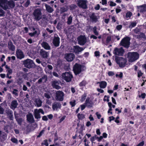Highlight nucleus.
<instances>
[{"label": "nucleus", "mask_w": 146, "mask_h": 146, "mask_svg": "<svg viewBox=\"0 0 146 146\" xmlns=\"http://www.w3.org/2000/svg\"><path fill=\"white\" fill-rule=\"evenodd\" d=\"M41 9L39 8L35 9L33 13V17L34 19L36 21H38L42 18Z\"/></svg>", "instance_id": "1"}, {"label": "nucleus", "mask_w": 146, "mask_h": 146, "mask_svg": "<svg viewBox=\"0 0 146 146\" xmlns=\"http://www.w3.org/2000/svg\"><path fill=\"white\" fill-rule=\"evenodd\" d=\"M61 107V104L60 103L55 102L52 104V108L54 110H57L58 109H60Z\"/></svg>", "instance_id": "21"}, {"label": "nucleus", "mask_w": 146, "mask_h": 146, "mask_svg": "<svg viewBox=\"0 0 146 146\" xmlns=\"http://www.w3.org/2000/svg\"><path fill=\"white\" fill-rule=\"evenodd\" d=\"M78 44L81 45H84L86 42V38L83 35H81L78 38Z\"/></svg>", "instance_id": "12"}, {"label": "nucleus", "mask_w": 146, "mask_h": 146, "mask_svg": "<svg viewBox=\"0 0 146 146\" xmlns=\"http://www.w3.org/2000/svg\"><path fill=\"white\" fill-rule=\"evenodd\" d=\"M98 84H99V86L101 88H105L107 85V83L105 81H102L100 82H99Z\"/></svg>", "instance_id": "26"}, {"label": "nucleus", "mask_w": 146, "mask_h": 146, "mask_svg": "<svg viewBox=\"0 0 146 146\" xmlns=\"http://www.w3.org/2000/svg\"><path fill=\"white\" fill-rule=\"evenodd\" d=\"M41 45L43 48L46 50H49L50 49V47L47 42H43L41 44Z\"/></svg>", "instance_id": "28"}, {"label": "nucleus", "mask_w": 146, "mask_h": 146, "mask_svg": "<svg viewBox=\"0 0 146 146\" xmlns=\"http://www.w3.org/2000/svg\"><path fill=\"white\" fill-rule=\"evenodd\" d=\"M23 63L25 67L29 68H32L34 65L33 61L28 59L24 61Z\"/></svg>", "instance_id": "8"}, {"label": "nucleus", "mask_w": 146, "mask_h": 146, "mask_svg": "<svg viewBox=\"0 0 146 146\" xmlns=\"http://www.w3.org/2000/svg\"><path fill=\"white\" fill-rule=\"evenodd\" d=\"M44 96L47 99L50 98V94L48 93H46L44 94Z\"/></svg>", "instance_id": "57"}, {"label": "nucleus", "mask_w": 146, "mask_h": 146, "mask_svg": "<svg viewBox=\"0 0 146 146\" xmlns=\"http://www.w3.org/2000/svg\"><path fill=\"white\" fill-rule=\"evenodd\" d=\"M45 6L46 10L49 13H51L53 11L54 9L50 5L47 4H45Z\"/></svg>", "instance_id": "29"}, {"label": "nucleus", "mask_w": 146, "mask_h": 146, "mask_svg": "<svg viewBox=\"0 0 146 146\" xmlns=\"http://www.w3.org/2000/svg\"><path fill=\"white\" fill-rule=\"evenodd\" d=\"M64 58L68 62L72 61L75 58V55L73 53H66L64 55Z\"/></svg>", "instance_id": "11"}, {"label": "nucleus", "mask_w": 146, "mask_h": 146, "mask_svg": "<svg viewBox=\"0 0 146 146\" xmlns=\"http://www.w3.org/2000/svg\"><path fill=\"white\" fill-rule=\"evenodd\" d=\"M90 20L94 23H96L97 20V17L94 13H92L90 16Z\"/></svg>", "instance_id": "25"}, {"label": "nucleus", "mask_w": 146, "mask_h": 146, "mask_svg": "<svg viewBox=\"0 0 146 146\" xmlns=\"http://www.w3.org/2000/svg\"><path fill=\"white\" fill-rule=\"evenodd\" d=\"M146 96V94L145 93H142L141 95L139 96V97H141L143 99L145 98Z\"/></svg>", "instance_id": "59"}, {"label": "nucleus", "mask_w": 146, "mask_h": 146, "mask_svg": "<svg viewBox=\"0 0 146 146\" xmlns=\"http://www.w3.org/2000/svg\"><path fill=\"white\" fill-rule=\"evenodd\" d=\"M27 120L29 122L33 123L34 120L33 115L31 113H29L27 116Z\"/></svg>", "instance_id": "22"}, {"label": "nucleus", "mask_w": 146, "mask_h": 146, "mask_svg": "<svg viewBox=\"0 0 146 146\" xmlns=\"http://www.w3.org/2000/svg\"><path fill=\"white\" fill-rule=\"evenodd\" d=\"M15 6V3L14 2L12 1H7L5 7H4V10L7 9H9L11 8H13Z\"/></svg>", "instance_id": "10"}, {"label": "nucleus", "mask_w": 146, "mask_h": 146, "mask_svg": "<svg viewBox=\"0 0 146 146\" xmlns=\"http://www.w3.org/2000/svg\"><path fill=\"white\" fill-rule=\"evenodd\" d=\"M132 15V13L131 12H127L126 15V19L127 20L129 19Z\"/></svg>", "instance_id": "39"}, {"label": "nucleus", "mask_w": 146, "mask_h": 146, "mask_svg": "<svg viewBox=\"0 0 146 146\" xmlns=\"http://www.w3.org/2000/svg\"><path fill=\"white\" fill-rule=\"evenodd\" d=\"M40 54L43 58H46L48 57V54L47 52L42 49L40 51Z\"/></svg>", "instance_id": "27"}, {"label": "nucleus", "mask_w": 146, "mask_h": 146, "mask_svg": "<svg viewBox=\"0 0 146 146\" xmlns=\"http://www.w3.org/2000/svg\"><path fill=\"white\" fill-rule=\"evenodd\" d=\"M84 48L80 47L78 46H74V52L75 53H78L79 52L83 51Z\"/></svg>", "instance_id": "24"}, {"label": "nucleus", "mask_w": 146, "mask_h": 146, "mask_svg": "<svg viewBox=\"0 0 146 146\" xmlns=\"http://www.w3.org/2000/svg\"><path fill=\"white\" fill-rule=\"evenodd\" d=\"M111 37L110 36H108L106 39V42L107 44L109 43L110 41H111Z\"/></svg>", "instance_id": "47"}, {"label": "nucleus", "mask_w": 146, "mask_h": 146, "mask_svg": "<svg viewBox=\"0 0 146 146\" xmlns=\"http://www.w3.org/2000/svg\"><path fill=\"white\" fill-rule=\"evenodd\" d=\"M47 78L46 76H44L40 78L38 81L37 82L39 84H40L42 82L44 83L46 82Z\"/></svg>", "instance_id": "30"}, {"label": "nucleus", "mask_w": 146, "mask_h": 146, "mask_svg": "<svg viewBox=\"0 0 146 146\" xmlns=\"http://www.w3.org/2000/svg\"><path fill=\"white\" fill-rule=\"evenodd\" d=\"M137 23L135 22H133L131 23V24L129 26V28H132L135 27Z\"/></svg>", "instance_id": "40"}, {"label": "nucleus", "mask_w": 146, "mask_h": 146, "mask_svg": "<svg viewBox=\"0 0 146 146\" xmlns=\"http://www.w3.org/2000/svg\"><path fill=\"white\" fill-rule=\"evenodd\" d=\"M30 3V2L29 0H27L24 4V6L26 7H28Z\"/></svg>", "instance_id": "53"}, {"label": "nucleus", "mask_w": 146, "mask_h": 146, "mask_svg": "<svg viewBox=\"0 0 146 146\" xmlns=\"http://www.w3.org/2000/svg\"><path fill=\"white\" fill-rule=\"evenodd\" d=\"M60 43V38L58 36H55L53 40V43L56 46H59Z\"/></svg>", "instance_id": "23"}, {"label": "nucleus", "mask_w": 146, "mask_h": 146, "mask_svg": "<svg viewBox=\"0 0 146 146\" xmlns=\"http://www.w3.org/2000/svg\"><path fill=\"white\" fill-rule=\"evenodd\" d=\"M7 0H0V6L4 9Z\"/></svg>", "instance_id": "34"}, {"label": "nucleus", "mask_w": 146, "mask_h": 146, "mask_svg": "<svg viewBox=\"0 0 146 146\" xmlns=\"http://www.w3.org/2000/svg\"><path fill=\"white\" fill-rule=\"evenodd\" d=\"M115 60L120 67H124L127 62L126 60L122 57H116Z\"/></svg>", "instance_id": "4"}, {"label": "nucleus", "mask_w": 146, "mask_h": 146, "mask_svg": "<svg viewBox=\"0 0 146 146\" xmlns=\"http://www.w3.org/2000/svg\"><path fill=\"white\" fill-rule=\"evenodd\" d=\"M37 33V32L36 31H35L33 33H29V35L31 36H35Z\"/></svg>", "instance_id": "54"}, {"label": "nucleus", "mask_w": 146, "mask_h": 146, "mask_svg": "<svg viewBox=\"0 0 146 146\" xmlns=\"http://www.w3.org/2000/svg\"><path fill=\"white\" fill-rule=\"evenodd\" d=\"M4 13V11L2 9L0 8V17L3 16Z\"/></svg>", "instance_id": "60"}, {"label": "nucleus", "mask_w": 146, "mask_h": 146, "mask_svg": "<svg viewBox=\"0 0 146 146\" xmlns=\"http://www.w3.org/2000/svg\"><path fill=\"white\" fill-rule=\"evenodd\" d=\"M6 137V134L0 131V140L2 139H4Z\"/></svg>", "instance_id": "33"}, {"label": "nucleus", "mask_w": 146, "mask_h": 146, "mask_svg": "<svg viewBox=\"0 0 146 146\" xmlns=\"http://www.w3.org/2000/svg\"><path fill=\"white\" fill-rule=\"evenodd\" d=\"M93 31L94 34L96 36L98 35V33L97 31L96 27V26L94 27L93 28Z\"/></svg>", "instance_id": "41"}, {"label": "nucleus", "mask_w": 146, "mask_h": 146, "mask_svg": "<svg viewBox=\"0 0 146 146\" xmlns=\"http://www.w3.org/2000/svg\"><path fill=\"white\" fill-rule=\"evenodd\" d=\"M8 115L10 118V119L12 120L13 118V112L11 110H8L7 112Z\"/></svg>", "instance_id": "32"}, {"label": "nucleus", "mask_w": 146, "mask_h": 146, "mask_svg": "<svg viewBox=\"0 0 146 146\" xmlns=\"http://www.w3.org/2000/svg\"><path fill=\"white\" fill-rule=\"evenodd\" d=\"M78 118L79 119H82L85 118V115L82 114L78 113L77 115Z\"/></svg>", "instance_id": "38"}, {"label": "nucleus", "mask_w": 146, "mask_h": 146, "mask_svg": "<svg viewBox=\"0 0 146 146\" xmlns=\"http://www.w3.org/2000/svg\"><path fill=\"white\" fill-rule=\"evenodd\" d=\"M123 74L122 72H119L117 73L115 75V76L116 77H119L120 78H122L123 77Z\"/></svg>", "instance_id": "42"}, {"label": "nucleus", "mask_w": 146, "mask_h": 146, "mask_svg": "<svg viewBox=\"0 0 146 146\" xmlns=\"http://www.w3.org/2000/svg\"><path fill=\"white\" fill-rule=\"evenodd\" d=\"M16 56L17 58L21 59L24 58L25 55L22 50L18 49L16 51Z\"/></svg>", "instance_id": "14"}, {"label": "nucleus", "mask_w": 146, "mask_h": 146, "mask_svg": "<svg viewBox=\"0 0 146 146\" xmlns=\"http://www.w3.org/2000/svg\"><path fill=\"white\" fill-rule=\"evenodd\" d=\"M77 7L76 5L74 4H72L69 6V7L71 10H72L74 9Z\"/></svg>", "instance_id": "48"}, {"label": "nucleus", "mask_w": 146, "mask_h": 146, "mask_svg": "<svg viewBox=\"0 0 146 146\" xmlns=\"http://www.w3.org/2000/svg\"><path fill=\"white\" fill-rule=\"evenodd\" d=\"M84 67L83 66L76 64L74 66V70L75 74H80L83 69Z\"/></svg>", "instance_id": "6"}, {"label": "nucleus", "mask_w": 146, "mask_h": 146, "mask_svg": "<svg viewBox=\"0 0 146 146\" xmlns=\"http://www.w3.org/2000/svg\"><path fill=\"white\" fill-rule=\"evenodd\" d=\"M34 104L35 106L39 107L41 106L42 104V101L40 98H35L33 100Z\"/></svg>", "instance_id": "16"}, {"label": "nucleus", "mask_w": 146, "mask_h": 146, "mask_svg": "<svg viewBox=\"0 0 146 146\" xmlns=\"http://www.w3.org/2000/svg\"><path fill=\"white\" fill-rule=\"evenodd\" d=\"M16 120L18 123L19 125H21L23 121V119L21 118H17L16 119Z\"/></svg>", "instance_id": "52"}, {"label": "nucleus", "mask_w": 146, "mask_h": 146, "mask_svg": "<svg viewBox=\"0 0 146 146\" xmlns=\"http://www.w3.org/2000/svg\"><path fill=\"white\" fill-rule=\"evenodd\" d=\"M12 93L16 96H17L19 95L18 90L16 89H13L12 92Z\"/></svg>", "instance_id": "37"}, {"label": "nucleus", "mask_w": 146, "mask_h": 146, "mask_svg": "<svg viewBox=\"0 0 146 146\" xmlns=\"http://www.w3.org/2000/svg\"><path fill=\"white\" fill-rule=\"evenodd\" d=\"M11 141L13 143H18V140L14 137L12 138L11 139Z\"/></svg>", "instance_id": "45"}, {"label": "nucleus", "mask_w": 146, "mask_h": 146, "mask_svg": "<svg viewBox=\"0 0 146 146\" xmlns=\"http://www.w3.org/2000/svg\"><path fill=\"white\" fill-rule=\"evenodd\" d=\"M87 2L86 0H79L78 1V6L83 9H86L87 6L86 3Z\"/></svg>", "instance_id": "15"}, {"label": "nucleus", "mask_w": 146, "mask_h": 146, "mask_svg": "<svg viewBox=\"0 0 146 146\" xmlns=\"http://www.w3.org/2000/svg\"><path fill=\"white\" fill-rule=\"evenodd\" d=\"M137 38H143L144 39H146L145 36L144 34L141 33L139 35H138L137 36Z\"/></svg>", "instance_id": "36"}, {"label": "nucleus", "mask_w": 146, "mask_h": 146, "mask_svg": "<svg viewBox=\"0 0 146 146\" xmlns=\"http://www.w3.org/2000/svg\"><path fill=\"white\" fill-rule=\"evenodd\" d=\"M137 77L139 78L143 74V73L140 70H138L137 72Z\"/></svg>", "instance_id": "50"}, {"label": "nucleus", "mask_w": 146, "mask_h": 146, "mask_svg": "<svg viewBox=\"0 0 146 146\" xmlns=\"http://www.w3.org/2000/svg\"><path fill=\"white\" fill-rule=\"evenodd\" d=\"M61 9L62 12H65L68 10V8L67 7L66 8L63 7L61 8Z\"/></svg>", "instance_id": "64"}, {"label": "nucleus", "mask_w": 146, "mask_h": 146, "mask_svg": "<svg viewBox=\"0 0 146 146\" xmlns=\"http://www.w3.org/2000/svg\"><path fill=\"white\" fill-rule=\"evenodd\" d=\"M108 75L109 76H113L114 75V73L112 71H109L108 73Z\"/></svg>", "instance_id": "58"}, {"label": "nucleus", "mask_w": 146, "mask_h": 146, "mask_svg": "<svg viewBox=\"0 0 146 146\" xmlns=\"http://www.w3.org/2000/svg\"><path fill=\"white\" fill-rule=\"evenodd\" d=\"M41 113L42 114L44 115V112L43 110L41 109H35L34 110V115L35 119H40L41 117L40 114V113Z\"/></svg>", "instance_id": "9"}, {"label": "nucleus", "mask_w": 146, "mask_h": 146, "mask_svg": "<svg viewBox=\"0 0 146 146\" xmlns=\"http://www.w3.org/2000/svg\"><path fill=\"white\" fill-rule=\"evenodd\" d=\"M62 76L63 78L67 82L71 81L73 78V76L70 72H66L63 73Z\"/></svg>", "instance_id": "5"}, {"label": "nucleus", "mask_w": 146, "mask_h": 146, "mask_svg": "<svg viewBox=\"0 0 146 146\" xmlns=\"http://www.w3.org/2000/svg\"><path fill=\"white\" fill-rule=\"evenodd\" d=\"M86 84V82L85 81H83L79 84V85L80 86H84Z\"/></svg>", "instance_id": "49"}, {"label": "nucleus", "mask_w": 146, "mask_h": 146, "mask_svg": "<svg viewBox=\"0 0 146 146\" xmlns=\"http://www.w3.org/2000/svg\"><path fill=\"white\" fill-rule=\"evenodd\" d=\"M96 135H95L94 136L90 138V141L92 142V143H93L94 141L96 139Z\"/></svg>", "instance_id": "51"}, {"label": "nucleus", "mask_w": 146, "mask_h": 146, "mask_svg": "<svg viewBox=\"0 0 146 146\" xmlns=\"http://www.w3.org/2000/svg\"><path fill=\"white\" fill-rule=\"evenodd\" d=\"M64 94L61 91H58L56 92L55 99L59 101H62L63 100Z\"/></svg>", "instance_id": "7"}, {"label": "nucleus", "mask_w": 146, "mask_h": 146, "mask_svg": "<svg viewBox=\"0 0 146 146\" xmlns=\"http://www.w3.org/2000/svg\"><path fill=\"white\" fill-rule=\"evenodd\" d=\"M137 7L139 12L141 13H143L146 11V5L144 4L140 6H137Z\"/></svg>", "instance_id": "18"}, {"label": "nucleus", "mask_w": 146, "mask_h": 146, "mask_svg": "<svg viewBox=\"0 0 146 146\" xmlns=\"http://www.w3.org/2000/svg\"><path fill=\"white\" fill-rule=\"evenodd\" d=\"M86 106L88 108L92 107L94 104V103L92 102L90 100V98L89 97H88L86 101L85 102Z\"/></svg>", "instance_id": "19"}, {"label": "nucleus", "mask_w": 146, "mask_h": 146, "mask_svg": "<svg viewBox=\"0 0 146 146\" xmlns=\"http://www.w3.org/2000/svg\"><path fill=\"white\" fill-rule=\"evenodd\" d=\"M124 52V50L122 48H115L113 53L115 54L121 56L123 54Z\"/></svg>", "instance_id": "17"}, {"label": "nucleus", "mask_w": 146, "mask_h": 146, "mask_svg": "<svg viewBox=\"0 0 146 146\" xmlns=\"http://www.w3.org/2000/svg\"><path fill=\"white\" fill-rule=\"evenodd\" d=\"M18 105V103L16 100H13L11 102L10 108L11 109L14 110Z\"/></svg>", "instance_id": "20"}, {"label": "nucleus", "mask_w": 146, "mask_h": 146, "mask_svg": "<svg viewBox=\"0 0 146 146\" xmlns=\"http://www.w3.org/2000/svg\"><path fill=\"white\" fill-rule=\"evenodd\" d=\"M7 71L8 73L7 74V76L8 78L10 79L11 78V76H10L9 77V75L11 74L12 73V70L11 68H9L7 70Z\"/></svg>", "instance_id": "35"}, {"label": "nucleus", "mask_w": 146, "mask_h": 146, "mask_svg": "<svg viewBox=\"0 0 146 146\" xmlns=\"http://www.w3.org/2000/svg\"><path fill=\"white\" fill-rule=\"evenodd\" d=\"M130 39V38L129 37H125L121 40L119 44L125 48H127L129 46Z\"/></svg>", "instance_id": "3"}, {"label": "nucleus", "mask_w": 146, "mask_h": 146, "mask_svg": "<svg viewBox=\"0 0 146 146\" xmlns=\"http://www.w3.org/2000/svg\"><path fill=\"white\" fill-rule=\"evenodd\" d=\"M8 45L9 48L10 50L12 51H14L15 50V46L11 41H10L8 42Z\"/></svg>", "instance_id": "31"}, {"label": "nucleus", "mask_w": 146, "mask_h": 146, "mask_svg": "<svg viewBox=\"0 0 146 146\" xmlns=\"http://www.w3.org/2000/svg\"><path fill=\"white\" fill-rule=\"evenodd\" d=\"M72 18L71 16H70L68 19L67 23L68 25H70L72 21Z\"/></svg>", "instance_id": "43"}, {"label": "nucleus", "mask_w": 146, "mask_h": 146, "mask_svg": "<svg viewBox=\"0 0 146 146\" xmlns=\"http://www.w3.org/2000/svg\"><path fill=\"white\" fill-rule=\"evenodd\" d=\"M86 96L87 94H86L84 93L83 94L82 96L81 101L82 102H83L86 99Z\"/></svg>", "instance_id": "44"}, {"label": "nucleus", "mask_w": 146, "mask_h": 146, "mask_svg": "<svg viewBox=\"0 0 146 146\" xmlns=\"http://www.w3.org/2000/svg\"><path fill=\"white\" fill-rule=\"evenodd\" d=\"M66 116H64L60 118V120L59 121V123H60L65 118H66Z\"/></svg>", "instance_id": "63"}, {"label": "nucleus", "mask_w": 146, "mask_h": 146, "mask_svg": "<svg viewBox=\"0 0 146 146\" xmlns=\"http://www.w3.org/2000/svg\"><path fill=\"white\" fill-rule=\"evenodd\" d=\"M61 83L60 82L59 80H54L52 81L51 82V85L53 88L57 90H58L61 88V87L59 85Z\"/></svg>", "instance_id": "13"}, {"label": "nucleus", "mask_w": 146, "mask_h": 146, "mask_svg": "<svg viewBox=\"0 0 146 146\" xmlns=\"http://www.w3.org/2000/svg\"><path fill=\"white\" fill-rule=\"evenodd\" d=\"M44 132V130H42L39 133V134L37 136V137H40L42 134H43Z\"/></svg>", "instance_id": "61"}, {"label": "nucleus", "mask_w": 146, "mask_h": 146, "mask_svg": "<svg viewBox=\"0 0 146 146\" xmlns=\"http://www.w3.org/2000/svg\"><path fill=\"white\" fill-rule=\"evenodd\" d=\"M70 104L72 106V107L76 105L75 101L74 100L73 101H70Z\"/></svg>", "instance_id": "55"}, {"label": "nucleus", "mask_w": 146, "mask_h": 146, "mask_svg": "<svg viewBox=\"0 0 146 146\" xmlns=\"http://www.w3.org/2000/svg\"><path fill=\"white\" fill-rule=\"evenodd\" d=\"M108 3L110 6H115L116 5V4L112 1H109Z\"/></svg>", "instance_id": "46"}, {"label": "nucleus", "mask_w": 146, "mask_h": 146, "mask_svg": "<svg viewBox=\"0 0 146 146\" xmlns=\"http://www.w3.org/2000/svg\"><path fill=\"white\" fill-rule=\"evenodd\" d=\"M144 144V142L143 141H142L140 143H139L137 146H143Z\"/></svg>", "instance_id": "62"}, {"label": "nucleus", "mask_w": 146, "mask_h": 146, "mask_svg": "<svg viewBox=\"0 0 146 146\" xmlns=\"http://www.w3.org/2000/svg\"><path fill=\"white\" fill-rule=\"evenodd\" d=\"M128 58L129 62H133L139 58V54L137 52H129L128 53Z\"/></svg>", "instance_id": "2"}, {"label": "nucleus", "mask_w": 146, "mask_h": 146, "mask_svg": "<svg viewBox=\"0 0 146 146\" xmlns=\"http://www.w3.org/2000/svg\"><path fill=\"white\" fill-rule=\"evenodd\" d=\"M42 144L45 145L46 146H48V143L47 140H44L42 143Z\"/></svg>", "instance_id": "56"}]
</instances>
